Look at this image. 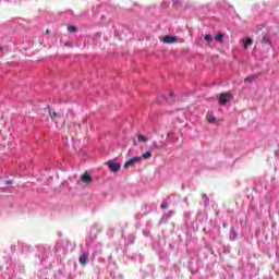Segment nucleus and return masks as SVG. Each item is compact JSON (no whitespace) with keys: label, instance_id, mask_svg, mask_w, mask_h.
Here are the masks:
<instances>
[{"label":"nucleus","instance_id":"9d476101","mask_svg":"<svg viewBox=\"0 0 279 279\" xmlns=\"http://www.w3.org/2000/svg\"><path fill=\"white\" fill-rule=\"evenodd\" d=\"M208 123H217V118H215V116L208 113L206 117Z\"/></svg>","mask_w":279,"mask_h":279},{"label":"nucleus","instance_id":"f257e3e1","mask_svg":"<svg viewBox=\"0 0 279 279\" xmlns=\"http://www.w3.org/2000/svg\"><path fill=\"white\" fill-rule=\"evenodd\" d=\"M233 96L230 93H221L218 97V101L221 106H226L229 101H232Z\"/></svg>","mask_w":279,"mask_h":279},{"label":"nucleus","instance_id":"39448f33","mask_svg":"<svg viewBox=\"0 0 279 279\" xmlns=\"http://www.w3.org/2000/svg\"><path fill=\"white\" fill-rule=\"evenodd\" d=\"M81 181L83 184H90L93 182V178L90 177V174H88V172H84L81 175Z\"/></svg>","mask_w":279,"mask_h":279},{"label":"nucleus","instance_id":"b1692460","mask_svg":"<svg viewBox=\"0 0 279 279\" xmlns=\"http://www.w3.org/2000/svg\"><path fill=\"white\" fill-rule=\"evenodd\" d=\"M50 33H51V31H49V29L46 31V34H50Z\"/></svg>","mask_w":279,"mask_h":279},{"label":"nucleus","instance_id":"f03ea898","mask_svg":"<svg viewBox=\"0 0 279 279\" xmlns=\"http://www.w3.org/2000/svg\"><path fill=\"white\" fill-rule=\"evenodd\" d=\"M106 165L108 166L109 170L112 171V173H119V171H121V163L107 161Z\"/></svg>","mask_w":279,"mask_h":279},{"label":"nucleus","instance_id":"7ed1b4c3","mask_svg":"<svg viewBox=\"0 0 279 279\" xmlns=\"http://www.w3.org/2000/svg\"><path fill=\"white\" fill-rule=\"evenodd\" d=\"M162 43H165V45H173V43H178V37L166 35L163 36Z\"/></svg>","mask_w":279,"mask_h":279},{"label":"nucleus","instance_id":"20e7f679","mask_svg":"<svg viewBox=\"0 0 279 279\" xmlns=\"http://www.w3.org/2000/svg\"><path fill=\"white\" fill-rule=\"evenodd\" d=\"M141 157H133L131 159H129L125 163H124V169H130V167H134V165H136V162H140Z\"/></svg>","mask_w":279,"mask_h":279},{"label":"nucleus","instance_id":"423d86ee","mask_svg":"<svg viewBox=\"0 0 279 279\" xmlns=\"http://www.w3.org/2000/svg\"><path fill=\"white\" fill-rule=\"evenodd\" d=\"M78 260L82 267H86V265H88V254L82 253Z\"/></svg>","mask_w":279,"mask_h":279},{"label":"nucleus","instance_id":"4468645a","mask_svg":"<svg viewBox=\"0 0 279 279\" xmlns=\"http://www.w3.org/2000/svg\"><path fill=\"white\" fill-rule=\"evenodd\" d=\"M68 32H70L71 34H75V32H77V27H75L74 25H70L68 26Z\"/></svg>","mask_w":279,"mask_h":279},{"label":"nucleus","instance_id":"9b49d317","mask_svg":"<svg viewBox=\"0 0 279 279\" xmlns=\"http://www.w3.org/2000/svg\"><path fill=\"white\" fill-rule=\"evenodd\" d=\"M223 38H226V34L225 33H219L216 37L215 40L217 43H221L223 40Z\"/></svg>","mask_w":279,"mask_h":279},{"label":"nucleus","instance_id":"dca6fc26","mask_svg":"<svg viewBox=\"0 0 279 279\" xmlns=\"http://www.w3.org/2000/svg\"><path fill=\"white\" fill-rule=\"evenodd\" d=\"M205 40L206 43H213V35L210 34L205 35Z\"/></svg>","mask_w":279,"mask_h":279},{"label":"nucleus","instance_id":"f3484780","mask_svg":"<svg viewBox=\"0 0 279 279\" xmlns=\"http://www.w3.org/2000/svg\"><path fill=\"white\" fill-rule=\"evenodd\" d=\"M169 97H170V98L167 99L168 104H173V101H174V99H173V93H170V94H169Z\"/></svg>","mask_w":279,"mask_h":279},{"label":"nucleus","instance_id":"1a4fd4ad","mask_svg":"<svg viewBox=\"0 0 279 279\" xmlns=\"http://www.w3.org/2000/svg\"><path fill=\"white\" fill-rule=\"evenodd\" d=\"M253 44H254V39H252L251 37H247L244 41V49L252 47Z\"/></svg>","mask_w":279,"mask_h":279},{"label":"nucleus","instance_id":"a211bd4d","mask_svg":"<svg viewBox=\"0 0 279 279\" xmlns=\"http://www.w3.org/2000/svg\"><path fill=\"white\" fill-rule=\"evenodd\" d=\"M138 138H140V141H142V143H147V137H145V135L140 134Z\"/></svg>","mask_w":279,"mask_h":279},{"label":"nucleus","instance_id":"4be33fe9","mask_svg":"<svg viewBox=\"0 0 279 279\" xmlns=\"http://www.w3.org/2000/svg\"><path fill=\"white\" fill-rule=\"evenodd\" d=\"M154 147H156V149H160V147L158 146V144H154Z\"/></svg>","mask_w":279,"mask_h":279},{"label":"nucleus","instance_id":"6e6552de","mask_svg":"<svg viewBox=\"0 0 279 279\" xmlns=\"http://www.w3.org/2000/svg\"><path fill=\"white\" fill-rule=\"evenodd\" d=\"M46 110H48V114L52 121L58 118V112L53 111L51 107H47Z\"/></svg>","mask_w":279,"mask_h":279},{"label":"nucleus","instance_id":"5701e85b","mask_svg":"<svg viewBox=\"0 0 279 279\" xmlns=\"http://www.w3.org/2000/svg\"><path fill=\"white\" fill-rule=\"evenodd\" d=\"M133 145H135V146L138 145V143H136V140H134Z\"/></svg>","mask_w":279,"mask_h":279},{"label":"nucleus","instance_id":"aec40b11","mask_svg":"<svg viewBox=\"0 0 279 279\" xmlns=\"http://www.w3.org/2000/svg\"><path fill=\"white\" fill-rule=\"evenodd\" d=\"M12 184V181H7V186H10Z\"/></svg>","mask_w":279,"mask_h":279},{"label":"nucleus","instance_id":"412c9836","mask_svg":"<svg viewBox=\"0 0 279 279\" xmlns=\"http://www.w3.org/2000/svg\"><path fill=\"white\" fill-rule=\"evenodd\" d=\"M0 53H3V46H0Z\"/></svg>","mask_w":279,"mask_h":279},{"label":"nucleus","instance_id":"6ab92c4d","mask_svg":"<svg viewBox=\"0 0 279 279\" xmlns=\"http://www.w3.org/2000/svg\"><path fill=\"white\" fill-rule=\"evenodd\" d=\"M160 207H161L162 209L169 208V203L162 202L161 205H160Z\"/></svg>","mask_w":279,"mask_h":279},{"label":"nucleus","instance_id":"f8f14e48","mask_svg":"<svg viewBox=\"0 0 279 279\" xmlns=\"http://www.w3.org/2000/svg\"><path fill=\"white\" fill-rule=\"evenodd\" d=\"M256 80V75H252V76H247L245 80H244V84H250L252 83L253 81Z\"/></svg>","mask_w":279,"mask_h":279},{"label":"nucleus","instance_id":"ddd939ff","mask_svg":"<svg viewBox=\"0 0 279 279\" xmlns=\"http://www.w3.org/2000/svg\"><path fill=\"white\" fill-rule=\"evenodd\" d=\"M202 198L204 199L205 206H208V204H210V198H208V195L203 194V195H202Z\"/></svg>","mask_w":279,"mask_h":279},{"label":"nucleus","instance_id":"0eeeda50","mask_svg":"<svg viewBox=\"0 0 279 279\" xmlns=\"http://www.w3.org/2000/svg\"><path fill=\"white\" fill-rule=\"evenodd\" d=\"M256 34L259 35V40H260V43H262L263 45H269V43H270L269 36L264 35V36L260 38V33L257 32Z\"/></svg>","mask_w":279,"mask_h":279},{"label":"nucleus","instance_id":"2eb2a0df","mask_svg":"<svg viewBox=\"0 0 279 279\" xmlns=\"http://www.w3.org/2000/svg\"><path fill=\"white\" fill-rule=\"evenodd\" d=\"M141 158H144V160H147V158H151V153L150 151H146L145 154L142 155Z\"/></svg>","mask_w":279,"mask_h":279}]
</instances>
